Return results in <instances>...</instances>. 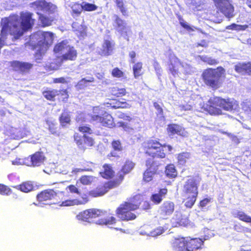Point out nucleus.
<instances>
[{
    "label": "nucleus",
    "mask_w": 251,
    "mask_h": 251,
    "mask_svg": "<svg viewBox=\"0 0 251 251\" xmlns=\"http://www.w3.org/2000/svg\"><path fill=\"white\" fill-rule=\"evenodd\" d=\"M107 192V189H94L90 191L85 189H65L56 193L53 189H46L41 191L36 198L39 202H43L57 197L64 200L60 204L61 206H70L86 203L89 201V196L93 197H101Z\"/></svg>",
    "instance_id": "1"
},
{
    "label": "nucleus",
    "mask_w": 251,
    "mask_h": 251,
    "mask_svg": "<svg viewBox=\"0 0 251 251\" xmlns=\"http://www.w3.org/2000/svg\"><path fill=\"white\" fill-rule=\"evenodd\" d=\"M141 208L148 210L151 208L149 201L144 200L142 195L138 194L129 198L119 206L115 214L122 221H129L135 220L136 215L132 211Z\"/></svg>",
    "instance_id": "2"
},
{
    "label": "nucleus",
    "mask_w": 251,
    "mask_h": 251,
    "mask_svg": "<svg viewBox=\"0 0 251 251\" xmlns=\"http://www.w3.org/2000/svg\"><path fill=\"white\" fill-rule=\"evenodd\" d=\"M170 73L175 77H182L196 73L197 69L191 65L182 61L175 56L170 57L169 64Z\"/></svg>",
    "instance_id": "3"
},
{
    "label": "nucleus",
    "mask_w": 251,
    "mask_h": 251,
    "mask_svg": "<svg viewBox=\"0 0 251 251\" xmlns=\"http://www.w3.org/2000/svg\"><path fill=\"white\" fill-rule=\"evenodd\" d=\"M53 34L50 32L38 31L31 36V41L37 44V50L40 54H44L52 43Z\"/></svg>",
    "instance_id": "4"
},
{
    "label": "nucleus",
    "mask_w": 251,
    "mask_h": 251,
    "mask_svg": "<svg viewBox=\"0 0 251 251\" xmlns=\"http://www.w3.org/2000/svg\"><path fill=\"white\" fill-rule=\"evenodd\" d=\"M225 72V71L222 67L205 70L202 73L204 83L212 88H219L221 84V78Z\"/></svg>",
    "instance_id": "5"
},
{
    "label": "nucleus",
    "mask_w": 251,
    "mask_h": 251,
    "mask_svg": "<svg viewBox=\"0 0 251 251\" xmlns=\"http://www.w3.org/2000/svg\"><path fill=\"white\" fill-rule=\"evenodd\" d=\"M90 116L92 121L100 123L103 126L108 127L114 126V124L112 117L99 107L93 108V113Z\"/></svg>",
    "instance_id": "6"
},
{
    "label": "nucleus",
    "mask_w": 251,
    "mask_h": 251,
    "mask_svg": "<svg viewBox=\"0 0 251 251\" xmlns=\"http://www.w3.org/2000/svg\"><path fill=\"white\" fill-rule=\"evenodd\" d=\"M212 107L220 106L226 111L236 110L239 108L238 102L233 99H224L220 97H214L208 101Z\"/></svg>",
    "instance_id": "7"
},
{
    "label": "nucleus",
    "mask_w": 251,
    "mask_h": 251,
    "mask_svg": "<svg viewBox=\"0 0 251 251\" xmlns=\"http://www.w3.org/2000/svg\"><path fill=\"white\" fill-rule=\"evenodd\" d=\"M164 148L161 144L156 140H150L146 143V153L152 157L164 158Z\"/></svg>",
    "instance_id": "8"
},
{
    "label": "nucleus",
    "mask_w": 251,
    "mask_h": 251,
    "mask_svg": "<svg viewBox=\"0 0 251 251\" xmlns=\"http://www.w3.org/2000/svg\"><path fill=\"white\" fill-rule=\"evenodd\" d=\"M107 215V212L99 209H89L81 212L77 215V218L87 222L92 218H97Z\"/></svg>",
    "instance_id": "9"
},
{
    "label": "nucleus",
    "mask_w": 251,
    "mask_h": 251,
    "mask_svg": "<svg viewBox=\"0 0 251 251\" xmlns=\"http://www.w3.org/2000/svg\"><path fill=\"white\" fill-rule=\"evenodd\" d=\"M221 12L226 17L230 18L234 16V7L229 0H213Z\"/></svg>",
    "instance_id": "10"
},
{
    "label": "nucleus",
    "mask_w": 251,
    "mask_h": 251,
    "mask_svg": "<svg viewBox=\"0 0 251 251\" xmlns=\"http://www.w3.org/2000/svg\"><path fill=\"white\" fill-rule=\"evenodd\" d=\"M187 248L186 251H200L204 246V240L199 237H186Z\"/></svg>",
    "instance_id": "11"
},
{
    "label": "nucleus",
    "mask_w": 251,
    "mask_h": 251,
    "mask_svg": "<svg viewBox=\"0 0 251 251\" xmlns=\"http://www.w3.org/2000/svg\"><path fill=\"white\" fill-rule=\"evenodd\" d=\"M199 193L197 189H186L183 201L186 208H191L195 203Z\"/></svg>",
    "instance_id": "12"
},
{
    "label": "nucleus",
    "mask_w": 251,
    "mask_h": 251,
    "mask_svg": "<svg viewBox=\"0 0 251 251\" xmlns=\"http://www.w3.org/2000/svg\"><path fill=\"white\" fill-rule=\"evenodd\" d=\"M65 6L66 8L71 9V14L74 18L79 16L83 11L82 3L79 4L77 2L66 1Z\"/></svg>",
    "instance_id": "13"
},
{
    "label": "nucleus",
    "mask_w": 251,
    "mask_h": 251,
    "mask_svg": "<svg viewBox=\"0 0 251 251\" xmlns=\"http://www.w3.org/2000/svg\"><path fill=\"white\" fill-rule=\"evenodd\" d=\"M172 248L175 251H186V237H178L176 238L172 243Z\"/></svg>",
    "instance_id": "14"
},
{
    "label": "nucleus",
    "mask_w": 251,
    "mask_h": 251,
    "mask_svg": "<svg viewBox=\"0 0 251 251\" xmlns=\"http://www.w3.org/2000/svg\"><path fill=\"white\" fill-rule=\"evenodd\" d=\"M11 66L14 70L21 73L28 72L32 67L30 63L17 61L11 62Z\"/></svg>",
    "instance_id": "15"
},
{
    "label": "nucleus",
    "mask_w": 251,
    "mask_h": 251,
    "mask_svg": "<svg viewBox=\"0 0 251 251\" xmlns=\"http://www.w3.org/2000/svg\"><path fill=\"white\" fill-rule=\"evenodd\" d=\"M174 210L175 203L170 201H166L160 206V214L164 216L171 215Z\"/></svg>",
    "instance_id": "16"
},
{
    "label": "nucleus",
    "mask_w": 251,
    "mask_h": 251,
    "mask_svg": "<svg viewBox=\"0 0 251 251\" xmlns=\"http://www.w3.org/2000/svg\"><path fill=\"white\" fill-rule=\"evenodd\" d=\"M113 49L114 44L109 40H105L99 51V53L101 55L108 56L112 53Z\"/></svg>",
    "instance_id": "17"
},
{
    "label": "nucleus",
    "mask_w": 251,
    "mask_h": 251,
    "mask_svg": "<svg viewBox=\"0 0 251 251\" xmlns=\"http://www.w3.org/2000/svg\"><path fill=\"white\" fill-rule=\"evenodd\" d=\"M112 18L114 21L113 25L116 30L121 34L126 32V23L116 15H114Z\"/></svg>",
    "instance_id": "18"
},
{
    "label": "nucleus",
    "mask_w": 251,
    "mask_h": 251,
    "mask_svg": "<svg viewBox=\"0 0 251 251\" xmlns=\"http://www.w3.org/2000/svg\"><path fill=\"white\" fill-rule=\"evenodd\" d=\"M168 130L173 134H177L183 137L188 136V132L183 127L178 125H170L168 126Z\"/></svg>",
    "instance_id": "19"
},
{
    "label": "nucleus",
    "mask_w": 251,
    "mask_h": 251,
    "mask_svg": "<svg viewBox=\"0 0 251 251\" xmlns=\"http://www.w3.org/2000/svg\"><path fill=\"white\" fill-rule=\"evenodd\" d=\"M167 194V189H160L157 193H154L151 196V200L153 203L158 204Z\"/></svg>",
    "instance_id": "20"
},
{
    "label": "nucleus",
    "mask_w": 251,
    "mask_h": 251,
    "mask_svg": "<svg viewBox=\"0 0 251 251\" xmlns=\"http://www.w3.org/2000/svg\"><path fill=\"white\" fill-rule=\"evenodd\" d=\"M45 156L40 152L34 153L30 158V163L33 166H39L44 162Z\"/></svg>",
    "instance_id": "21"
},
{
    "label": "nucleus",
    "mask_w": 251,
    "mask_h": 251,
    "mask_svg": "<svg viewBox=\"0 0 251 251\" xmlns=\"http://www.w3.org/2000/svg\"><path fill=\"white\" fill-rule=\"evenodd\" d=\"M190 224L191 222L189 218L185 216H181L179 218L176 219L175 221L173 222V225L175 227H188L190 225Z\"/></svg>",
    "instance_id": "22"
},
{
    "label": "nucleus",
    "mask_w": 251,
    "mask_h": 251,
    "mask_svg": "<svg viewBox=\"0 0 251 251\" xmlns=\"http://www.w3.org/2000/svg\"><path fill=\"white\" fill-rule=\"evenodd\" d=\"M69 46L68 42L67 40L62 41L55 45L54 48V51L56 53L63 55L66 52Z\"/></svg>",
    "instance_id": "23"
},
{
    "label": "nucleus",
    "mask_w": 251,
    "mask_h": 251,
    "mask_svg": "<svg viewBox=\"0 0 251 251\" xmlns=\"http://www.w3.org/2000/svg\"><path fill=\"white\" fill-rule=\"evenodd\" d=\"M196 60L199 62L200 60L210 65H216L219 63L218 60L206 55H197L195 57Z\"/></svg>",
    "instance_id": "24"
},
{
    "label": "nucleus",
    "mask_w": 251,
    "mask_h": 251,
    "mask_svg": "<svg viewBox=\"0 0 251 251\" xmlns=\"http://www.w3.org/2000/svg\"><path fill=\"white\" fill-rule=\"evenodd\" d=\"M47 2L44 0H37L30 3V6L35 10L37 11V13L40 15L39 11H43L45 12L46 6L47 5Z\"/></svg>",
    "instance_id": "25"
},
{
    "label": "nucleus",
    "mask_w": 251,
    "mask_h": 251,
    "mask_svg": "<svg viewBox=\"0 0 251 251\" xmlns=\"http://www.w3.org/2000/svg\"><path fill=\"white\" fill-rule=\"evenodd\" d=\"M77 55L76 50L73 47L69 46L66 52L62 55V58L65 60H75Z\"/></svg>",
    "instance_id": "26"
},
{
    "label": "nucleus",
    "mask_w": 251,
    "mask_h": 251,
    "mask_svg": "<svg viewBox=\"0 0 251 251\" xmlns=\"http://www.w3.org/2000/svg\"><path fill=\"white\" fill-rule=\"evenodd\" d=\"M117 222V219L114 216H107L104 218H100L97 221V224L100 225H114Z\"/></svg>",
    "instance_id": "27"
},
{
    "label": "nucleus",
    "mask_w": 251,
    "mask_h": 251,
    "mask_svg": "<svg viewBox=\"0 0 251 251\" xmlns=\"http://www.w3.org/2000/svg\"><path fill=\"white\" fill-rule=\"evenodd\" d=\"M233 215L240 221L251 224V217L242 211H238L233 214Z\"/></svg>",
    "instance_id": "28"
},
{
    "label": "nucleus",
    "mask_w": 251,
    "mask_h": 251,
    "mask_svg": "<svg viewBox=\"0 0 251 251\" xmlns=\"http://www.w3.org/2000/svg\"><path fill=\"white\" fill-rule=\"evenodd\" d=\"M201 178L198 176L190 178L186 182L185 188H197L199 186Z\"/></svg>",
    "instance_id": "29"
},
{
    "label": "nucleus",
    "mask_w": 251,
    "mask_h": 251,
    "mask_svg": "<svg viewBox=\"0 0 251 251\" xmlns=\"http://www.w3.org/2000/svg\"><path fill=\"white\" fill-rule=\"evenodd\" d=\"M94 81L93 77H89L88 78H83L81 79L75 85L77 90H82L88 86L89 82H92Z\"/></svg>",
    "instance_id": "30"
},
{
    "label": "nucleus",
    "mask_w": 251,
    "mask_h": 251,
    "mask_svg": "<svg viewBox=\"0 0 251 251\" xmlns=\"http://www.w3.org/2000/svg\"><path fill=\"white\" fill-rule=\"evenodd\" d=\"M103 168L104 169L103 171L100 173L101 176L105 178H111L114 174V172L111 167L109 165H104Z\"/></svg>",
    "instance_id": "31"
},
{
    "label": "nucleus",
    "mask_w": 251,
    "mask_h": 251,
    "mask_svg": "<svg viewBox=\"0 0 251 251\" xmlns=\"http://www.w3.org/2000/svg\"><path fill=\"white\" fill-rule=\"evenodd\" d=\"M112 146L114 150L113 151H111L110 154L112 156H117L118 154L116 151H121L123 150V147L121 145V142L118 141H114L112 143Z\"/></svg>",
    "instance_id": "32"
},
{
    "label": "nucleus",
    "mask_w": 251,
    "mask_h": 251,
    "mask_svg": "<svg viewBox=\"0 0 251 251\" xmlns=\"http://www.w3.org/2000/svg\"><path fill=\"white\" fill-rule=\"evenodd\" d=\"M166 175L170 178H175L177 176V172L174 165L170 164L166 167Z\"/></svg>",
    "instance_id": "33"
},
{
    "label": "nucleus",
    "mask_w": 251,
    "mask_h": 251,
    "mask_svg": "<svg viewBox=\"0 0 251 251\" xmlns=\"http://www.w3.org/2000/svg\"><path fill=\"white\" fill-rule=\"evenodd\" d=\"M43 95L47 100H53L55 97L59 95V92L57 90H49L44 91Z\"/></svg>",
    "instance_id": "34"
},
{
    "label": "nucleus",
    "mask_w": 251,
    "mask_h": 251,
    "mask_svg": "<svg viewBox=\"0 0 251 251\" xmlns=\"http://www.w3.org/2000/svg\"><path fill=\"white\" fill-rule=\"evenodd\" d=\"M110 92L112 95L117 97L125 96L126 93V90L125 88H119L117 86L112 87L111 89Z\"/></svg>",
    "instance_id": "35"
},
{
    "label": "nucleus",
    "mask_w": 251,
    "mask_h": 251,
    "mask_svg": "<svg viewBox=\"0 0 251 251\" xmlns=\"http://www.w3.org/2000/svg\"><path fill=\"white\" fill-rule=\"evenodd\" d=\"M248 63H240L235 66V71L239 73H248Z\"/></svg>",
    "instance_id": "36"
},
{
    "label": "nucleus",
    "mask_w": 251,
    "mask_h": 251,
    "mask_svg": "<svg viewBox=\"0 0 251 251\" xmlns=\"http://www.w3.org/2000/svg\"><path fill=\"white\" fill-rule=\"evenodd\" d=\"M134 167V163L130 160H127L123 166L122 172L123 174L129 173Z\"/></svg>",
    "instance_id": "37"
},
{
    "label": "nucleus",
    "mask_w": 251,
    "mask_h": 251,
    "mask_svg": "<svg viewBox=\"0 0 251 251\" xmlns=\"http://www.w3.org/2000/svg\"><path fill=\"white\" fill-rule=\"evenodd\" d=\"M72 27L74 30L78 31L81 36H83L86 33V27L77 23H73Z\"/></svg>",
    "instance_id": "38"
},
{
    "label": "nucleus",
    "mask_w": 251,
    "mask_h": 251,
    "mask_svg": "<svg viewBox=\"0 0 251 251\" xmlns=\"http://www.w3.org/2000/svg\"><path fill=\"white\" fill-rule=\"evenodd\" d=\"M142 63L137 62L135 63L133 66V71L135 78H137L142 74Z\"/></svg>",
    "instance_id": "39"
},
{
    "label": "nucleus",
    "mask_w": 251,
    "mask_h": 251,
    "mask_svg": "<svg viewBox=\"0 0 251 251\" xmlns=\"http://www.w3.org/2000/svg\"><path fill=\"white\" fill-rule=\"evenodd\" d=\"M60 121L63 126L70 124L71 121L70 114L67 112H64L60 117Z\"/></svg>",
    "instance_id": "40"
},
{
    "label": "nucleus",
    "mask_w": 251,
    "mask_h": 251,
    "mask_svg": "<svg viewBox=\"0 0 251 251\" xmlns=\"http://www.w3.org/2000/svg\"><path fill=\"white\" fill-rule=\"evenodd\" d=\"M20 187L19 188H25L27 189L28 187H31V188H34L35 187H39L43 186L42 185L34 181H26L23 182L22 184L20 185Z\"/></svg>",
    "instance_id": "41"
},
{
    "label": "nucleus",
    "mask_w": 251,
    "mask_h": 251,
    "mask_svg": "<svg viewBox=\"0 0 251 251\" xmlns=\"http://www.w3.org/2000/svg\"><path fill=\"white\" fill-rule=\"evenodd\" d=\"M96 180V177L93 176H82L80 181L81 183L84 185H89Z\"/></svg>",
    "instance_id": "42"
},
{
    "label": "nucleus",
    "mask_w": 251,
    "mask_h": 251,
    "mask_svg": "<svg viewBox=\"0 0 251 251\" xmlns=\"http://www.w3.org/2000/svg\"><path fill=\"white\" fill-rule=\"evenodd\" d=\"M242 107L245 113L251 119V103L244 102L242 104Z\"/></svg>",
    "instance_id": "43"
},
{
    "label": "nucleus",
    "mask_w": 251,
    "mask_h": 251,
    "mask_svg": "<svg viewBox=\"0 0 251 251\" xmlns=\"http://www.w3.org/2000/svg\"><path fill=\"white\" fill-rule=\"evenodd\" d=\"M82 10L87 11H92L97 10L98 6L95 4L88 3L87 2H82Z\"/></svg>",
    "instance_id": "44"
},
{
    "label": "nucleus",
    "mask_w": 251,
    "mask_h": 251,
    "mask_svg": "<svg viewBox=\"0 0 251 251\" xmlns=\"http://www.w3.org/2000/svg\"><path fill=\"white\" fill-rule=\"evenodd\" d=\"M248 25H237L236 24H232L231 25L228 26L227 27V29H243L245 30L248 27H251V20H250L248 22Z\"/></svg>",
    "instance_id": "45"
},
{
    "label": "nucleus",
    "mask_w": 251,
    "mask_h": 251,
    "mask_svg": "<svg viewBox=\"0 0 251 251\" xmlns=\"http://www.w3.org/2000/svg\"><path fill=\"white\" fill-rule=\"evenodd\" d=\"M124 179V175L122 174H120L119 175V179L118 180H114L110 181L108 182L109 188H112V187H116L118 186L119 184L121 182L122 180Z\"/></svg>",
    "instance_id": "46"
},
{
    "label": "nucleus",
    "mask_w": 251,
    "mask_h": 251,
    "mask_svg": "<svg viewBox=\"0 0 251 251\" xmlns=\"http://www.w3.org/2000/svg\"><path fill=\"white\" fill-rule=\"evenodd\" d=\"M153 175H154V172L151 171V169H148L144 174V180L146 182H149L152 179Z\"/></svg>",
    "instance_id": "47"
},
{
    "label": "nucleus",
    "mask_w": 251,
    "mask_h": 251,
    "mask_svg": "<svg viewBox=\"0 0 251 251\" xmlns=\"http://www.w3.org/2000/svg\"><path fill=\"white\" fill-rule=\"evenodd\" d=\"M112 107L114 108H128L130 107V105L125 101H116L115 104L112 105V103H110Z\"/></svg>",
    "instance_id": "48"
},
{
    "label": "nucleus",
    "mask_w": 251,
    "mask_h": 251,
    "mask_svg": "<svg viewBox=\"0 0 251 251\" xmlns=\"http://www.w3.org/2000/svg\"><path fill=\"white\" fill-rule=\"evenodd\" d=\"M165 231V229L164 228L160 226L155 228L153 230L151 231L150 234L151 236L157 237L158 236L160 235L161 234L164 233Z\"/></svg>",
    "instance_id": "49"
},
{
    "label": "nucleus",
    "mask_w": 251,
    "mask_h": 251,
    "mask_svg": "<svg viewBox=\"0 0 251 251\" xmlns=\"http://www.w3.org/2000/svg\"><path fill=\"white\" fill-rule=\"evenodd\" d=\"M57 11V7L54 4L51 3H47L46 6L45 12H48L50 13H54Z\"/></svg>",
    "instance_id": "50"
},
{
    "label": "nucleus",
    "mask_w": 251,
    "mask_h": 251,
    "mask_svg": "<svg viewBox=\"0 0 251 251\" xmlns=\"http://www.w3.org/2000/svg\"><path fill=\"white\" fill-rule=\"evenodd\" d=\"M39 20L43 26H49L50 25L52 21L49 18L42 15H40Z\"/></svg>",
    "instance_id": "51"
},
{
    "label": "nucleus",
    "mask_w": 251,
    "mask_h": 251,
    "mask_svg": "<svg viewBox=\"0 0 251 251\" xmlns=\"http://www.w3.org/2000/svg\"><path fill=\"white\" fill-rule=\"evenodd\" d=\"M189 157L188 153L184 152L178 155V161L180 164H183L186 162V160Z\"/></svg>",
    "instance_id": "52"
},
{
    "label": "nucleus",
    "mask_w": 251,
    "mask_h": 251,
    "mask_svg": "<svg viewBox=\"0 0 251 251\" xmlns=\"http://www.w3.org/2000/svg\"><path fill=\"white\" fill-rule=\"evenodd\" d=\"M82 138L84 143L88 146H92L94 145V141L91 137L84 135L83 136Z\"/></svg>",
    "instance_id": "53"
},
{
    "label": "nucleus",
    "mask_w": 251,
    "mask_h": 251,
    "mask_svg": "<svg viewBox=\"0 0 251 251\" xmlns=\"http://www.w3.org/2000/svg\"><path fill=\"white\" fill-rule=\"evenodd\" d=\"M124 0H115L117 6L120 8L122 14L125 15L126 11L124 6Z\"/></svg>",
    "instance_id": "54"
},
{
    "label": "nucleus",
    "mask_w": 251,
    "mask_h": 251,
    "mask_svg": "<svg viewBox=\"0 0 251 251\" xmlns=\"http://www.w3.org/2000/svg\"><path fill=\"white\" fill-rule=\"evenodd\" d=\"M112 75L114 77H121L124 75L123 72L118 68H114L112 72Z\"/></svg>",
    "instance_id": "55"
},
{
    "label": "nucleus",
    "mask_w": 251,
    "mask_h": 251,
    "mask_svg": "<svg viewBox=\"0 0 251 251\" xmlns=\"http://www.w3.org/2000/svg\"><path fill=\"white\" fill-rule=\"evenodd\" d=\"M153 105L155 109L157 110L158 114L160 115L159 118L164 120V117L163 116V110L162 108L157 102H154Z\"/></svg>",
    "instance_id": "56"
},
{
    "label": "nucleus",
    "mask_w": 251,
    "mask_h": 251,
    "mask_svg": "<svg viewBox=\"0 0 251 251\" xmlns=\"http://www.w3.org/2000/svg\"><path fill=\"white\" fill-rule=\"evenodd\" d=\"M211 201L210 198H205L200 201L199 203V206L203 208L209 204Z\"/></svg>",
    "instance_id": "57"
},
{
    "label": "nucleus",
    "mask_w": 251,
    "mask_h": 251,
    "mask_svg": "<svg viewBox=\"0 0 251 251\" xmlns=\"http://www.w3.org/2000/svg\"><path fill=\"white\" fill-rule=\"evenodd\" d=\"M79 130L83 133L86 132L88 133H91L92 131L90 127L85 126L79 127Z\"/></svg>",
    "instance_id": "58"
},
{
    "label": "nucleus",
    "mask_w": 251,
    "mask_h": 251,
    "mask_svg": "<svg viewBox=\"0 0 251 251\" xmlns=\"http://www.w3.org/2000/svg\"><path fill=\"white\" fill-rule=\"evenodd\" d=\"M53 82L54 83H68V81L67 80L66 78L63 77L54 79Z\"/></svg>",
    "instance_id": "59"
},
{
    "label": "nucleus",
    "mask_w": 251,
    "mask_h": 251,
    "mask_svg": "<svg viewBox=\"0 0 251 251\" xmlns=\"http://www.w3.org/2000/svg\"><path fill=\"white\" fill-rule=\"evenodd\" d=\"M59 95L61 94L63 96V100L64 101H66V100H67L69 95L67 94V92L66 90H59Z\"/></svg>",
    "instance_id": "60"
},
{
    "label": "nucleus",
    "mask_w": 251,
    "mask_h": 251,
    "mask_svg": "<svg viewBox=\"0 0 251 251\" xmlns=\"http://www.w3.org/2000/svg\"><path fill=\"white\" fill-rule=\"evenodd\" d=\"M233 228H234L235 231H236L237 232H241L243 230V226L239 223L234 224V227H233Z\"/></svg>",
    "instance_id": "61"
},
{
    "label": "nucleus",
    "mask_w": 251,
    "mask_h": 251,
    "mask_svg": "<svg viewBox=\"0 0 251 251\" xmlns=\"http://www.w3.org/2000/svg\"><path fill=\"white\" fill-rule=\"evenodd\" d=\"M129 57L130 58V62L132 63H135V57H136V53L134 51H130L129 53Z\"/></svg>",
    "instance_id": "62"
},
{
    "label": "nucleus",
    "mask_w": 251,
    "mask_h": 251,
    "mask_svg": "<svg viewBox=\"0 0 251 251\" xmlns=\"http://www.w3.org/2000/svg\"><path fill=\"white\" fill-rule=\"evenodd\" d=\"M24 164H26V163L25 162L23 159L20 158L16 159L12 161V164L13 165H21Z\"/></svg>",
    "instance_id": "63"
},
{
    "label": "nucleus",
    "mask_w": 251,
    "mask_h": 251,
    "mask_svg": "<svg viewBox=\"0 0 251 251\" xmlns=\"http://www.w3.org/2000/svg\"><path fill=\"white\" fill-rule=\"evenodd\" d=\"M120 126H122L126 131H127L128 132H130V130H132L133 129L132 128H130L124 123H120Z\"/></svg>",
    "instance_id": "64"
}]
</instances>
